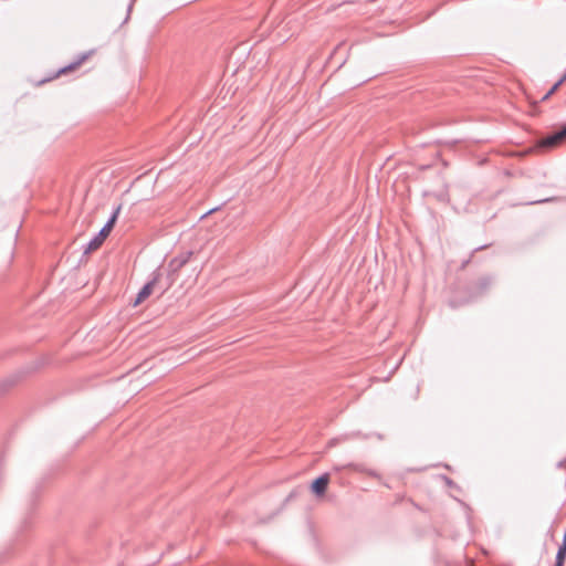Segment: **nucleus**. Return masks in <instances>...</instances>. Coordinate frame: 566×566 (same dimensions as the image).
<instances>
[{
  "label": "nucleus",
  "mask_w": 566,
  "mask_h": 566,
  "mask_svg": "<svg viewBox=\"0 0 566 566\" xmlns=\"http://www.w3.org/2000/svg\"><path fill=\"white\" fill-rule=\"evenodd\" d=\"M120 211V206H118L109 220L106 222V224L99 230V232L87 243V245L84 249V253H90L92 251L97 250L104 242V240L108 237L109 232L112 231L117 217Z\"/></svg>",
  "instance_id": "f257e3e1"
},
{
  "label": "nucleus",
  "mask_w": 566,
  "mask_h": 566,
  "mask_svg": "<svg viewBox=\"0 0 566 566\" xmlns=\"http://www.w3.org/2000/svg\"><path fill=\"white\" fill-rule=\"evenodd\" d=\"M564 140H566V125L542 138L538 142V146L542 148H554L560 145Z\"/></svg>",
  "instance_id": "f03ea898"
},
{
  "label": "nucleus",
  "mask_w": 566,
  "mask_h": 566,
  "mask_svg": "<svg viewBox=\"0 0 566 566\" xmlns=\"http://www.w3.org/2000/svg\"><path fill=\"white\" fill-rule=\"evenodd\" d=\"M328 482H329V476L327 473L318 476L312 483L311 489H312L313 493H315L317 496H322L326 492Z\"/></svg>",
  "instance_id": "7ed1b4c3"
},
{
  "label": "nucleus",
  "mask_w": 566,
  "mask_h": 566,
  "mask_svg": "<svg viewBox=\"0 0 566 566\" xmlns=\"http://www.w3.org/2000/svg\"><path fill=\"white\" fill-rule=\"evenodd\" d=\"M156 284V279L149 281L148 283H146L142 290L139 291V293L137 294V297L135 298L133 305L134 306H138L139 304H142L146 298H148L150 296V294L153 293V289H154V285Z\"/></svg>",
  "instance_id": "20e7f679"
},
{
  "label": "nucleus",
  "mask_w": 566,
  "mask_h": 566,
  "mask_svg": "<svg viewBox=\"0 0 566 566\" xmlns=\"http://www.w3.org/2000/svg\"><path fill=\"white\" fill-rule=\"evenodd\" d=\"M566 559V530L563 536V542L558 547L556 559H555V566H564Z\"/></svg>",
  "instance_id": "39448f33"
},
{
  "label": "nucleus",
  "mask_w": 566,
  "mask_h": 566,
  "mask_svg": "<svg viewBox=\"0 0 566 566\" xmlns=\"http://www.w3.org/2000/svg\"><path fill=\"white\" fill-rule=\"evenodd\" d=\"M90 56V53H84L81 55V57L71 63L69 66L62 69L59 74H62V73H66L67 71H72V70H75L76 67H78L87 57Z\"/></svg>",
  "instance_id": "423d86ee"
},
{
  "label": "nucleus",
  "mask_w": 566,
  "mask_h": 566,
  "mask_svg": "<svg viewBox=\"0 0 566 566\" xmlns=\"http://www.w3.org/2000/svg\"><path fill=\"white\" fill-rule=\"evenodd\" d=\"M344 467H336L335 469L338 471V470H342ZM345 468H348V469H352L354 471H357V472H363V473H367L369 475H375V472L371 471V470H367L364 465L361 464H355V463H349L347 464Z\"/></svg>",
  "instance_id": "0eeeda50"
},
{
  "label": "nucleus",
  "mask_w": 566,
  "mask_h": 566,
  "mask_svg": "<svg viewBox=\"0 0 566 566\" xmlns=\"http://www.w3.org/2000/svg\"><path fill=\"white\" fill-rule=\"evenodd\" d=\"M564 78H559L553 86L552 88L543 96V101H546L547 98H549L557 90L558 87L564 83Z\"/></svg>",
  "instance_id": "6e6552de"
},
{
  "label": "nucleus",
  "mask_w": 566,
  "mask_h": 566,
  "mask_svg": "<svg viewBox=\"0 0 566 566\" xmlns=\"http://www.w3.org/2000/svg\"><path fill=\"white\" fill-rule=\"evenodd\" d=\"M187 261L188 258L180 259V261H178V266H182Z\"/></svg>",
  "instance_id": "1a4fd4ad"
},
{
  "label": "nucleus",
  "mask_w": 566,
  "mask_h": 566,
  "mask_svg": "<svg viewBox=\"0 0 566 566\" xmlns=\"http://www.w3.org/2000/svg\"><path fill=\"white\" fill-rule=\"evenodd\" d=\"M216 209H211L207 212V214L212 213Z\"/></svg>",
  "instance_id": "9d476101"
}]
</instances>
